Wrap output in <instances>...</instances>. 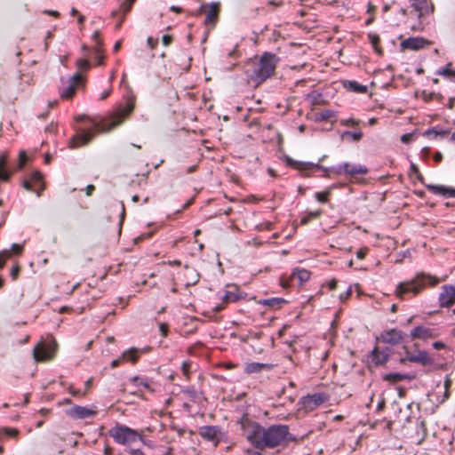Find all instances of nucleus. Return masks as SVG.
<instances>
[{"mask_svg": "<svg viewBox=\"0 0 455 455\" xmlns=\"http://www.w3.org/2000/svg\"><path fill=\"white\" fill-rule=\"evenodd\" d=\"M367 251H368V248H366V247L359 249L356 251L357 259H363L365 258L366 254H367Z\"/></svg>", "mask_w": 455, "mask_h": 455, "instance_id": "3c124183", "label": "nucleus"}, {"mask_svg": "<svg viewBox=\"0 0 455 455\" xmlns=\"http://www.w3.org/2000/svg\"><path fill=\"white\" fill-rule=\"evenodd\" d=\"M286 162L289 166H291L292 168L299 170L301 172H307V171H311L313 169L320 168V166L318 164H315L308 163V162L295 161V160L291 159V157H287Z\"/></svg>", "mask_w": 455, "mask_h": 455, "instance_id": "a211bd4d", "label": "nucleus"}, {"mask_svg": "<svg viewBox=\"0 0 455 455\" xmlns=\"http://www.w3.org/2000/svg\"><path fill=\"white\" fill-rule=\"evenodd\" d=\"M351 293H352V290L350 288L346 292L341 293L339 298H340L341 300H345V299H347V298L350 297Z\"/></svg>", "mask_w": 455, "mask_h": 455, "instance_id": "bf43d9fd", "label": "nucleus"}, {"mask_svg": "<svg viewBox=\"0 0 455 455\" xmlns=\"http://www.w3.org/2000/svg\"><path fill=\"white\" fill-rule=\"evenodd\" d=\"M371 359L375 365H382L387 362L388 355L387 352L379 351L375 347L371 353Z\"/></svg>", "mask_w": 455, "mask_h": 455, "instance_id": "412c9836", "label": "nucleus"}, {"mask_svg": "<svg viewBox=\"0 0 455 455\" xmlns=\"http://www.w3.org/2000/svg\"><path fill=\"white\" fill-rule=\"evenodd\" d=\"M203 8H205L204 12L206 13L204 20L205 25H214L220 12L219 3H212L209 5H203L201 9Z\"/></svg>", "mask_w": 455, "mask_h": 455, "instance_id": "2eb2a0df", "label": "nucleus"}, {"mask_svg": "<svg viewBox=\"0 0 455 455\" xmlns=\"http://www.w3.org/2000/svg\"><path fill=\"white\" fill-rule=\"evenodd\" d=\"M363 137V132L361 131L358 132H349L346 131L341 134L342 140L351 139L354 141H359Z\"/></svg>", "mask_w": 455, "mask_h": 455, "instance_id": "c85d7f7f", "label": "nucleus"}, {"mask_svg": "<svg viewBox=\"0 0 455 455\" xmlns=\"http://www.w3.org/2000/svg\"><path fill=\"white\" fill-rule=\"evenodd\" d=\"M7 155L3 153L0 155V180L6 181L9 180L10 173L6 170Z\"/></svg>", "mask_w": 455, "mask_h": 455, "instance_id": "bb28decb", "label": "nucleus"}, {"mask_svg": "<svg viewBox=\"0 0 455 455\" xmlns=\"http://www.w3.org/2000/svg\"><path fill=\"white\" fill-rule=\"evenodd\" d=\"M94 52L96 53V59L98 61V65H102L103 63V56L101 48H95Z\"/></svg>", "mask_w": 455, "mask_h": 455, "instance_id": "de8ad7c7", "label": "nucleus"}, {"mask_svg": "<svg viewBox=\"0 0 455 455\" xmlns=\"http://www.w3.org/2000/svg\"><path fill=\"white\" fill-rule=\"evenodd\" d=\"M427 44V40L422 37H410L403 40L401 43V47L403 49H410L413 51L419 50L423 48Z\"/></svg>", "mask_w": 455, "mask_h": 455, "instance_id": "f3484780", "label": "nucleus"}, {"mask_svg": "<svg viewBox=\"0 0 455 455\" xmlns=\"http://www.w3.org/2000/svg\"><path fill=\"white\" fill-rule=\"evenodd\" d=\"M329 196H330L329 191L318 192L315 194V198L317 199V201H319L321 203H326L328 201Z\"/></svg>", "mask_w": 455, "mask_h": 455, "instance_id": "a19ab883", "label": "nucleus"}, {"mask_svg": "<svg viewBox=\"0 0 455 455\" xmlns=\"http://www.w3.org/2000/svg\"><path fill=\"white\" fill-rule=\"evenodd\" d=\"M92 379H89L88 380H86L85 382V389L84 391L83 392L82 394V396H84L90 390L91 387H92Z\"/></svg>", "mask_w": 455, "mask_h": 455, "instance_id": "4d7b16f0", "label": "nucleus"}, {"mask_svg": "<svg viewBox=\"0 0 455 455\" xmlns=\"http://www.w3.org/2000/svg\"><path fill=\"white\" fill-rule=\"evenodd\" d=\"M76 65L79 69L81 70H86L90 67V63L86 59H80L77 60Z\"/></svg>", "mask_w": 455, "mask_h": 455, "instance_id": "c03bdc74", "label": "nucleus"}, {"mask_svg": "<svg viewBox=\"0 0 455 455\" xmlns=\"http://www.w3.org/2000/svg\"><path fill=\"white\" fill-rule=\"evenodd\" d=\"M20 271V268L18 265L14 266L12 268L11 275H12V279L15 280L18 277Z\"/></svg>", "mask_w": 455, "mask_h": 455, "instance_id": "6e6d98bb", "label": "nucleus"}, {"mask_svg": "<svg viewBox=\"0 0 455 455\" xmlns=\"http://www.w3.org/2000/svg\"><path fill=\"white\" fill-rule=\"evenodd\" d=\"M427 188L433 194L442 196L444 198L455 197V188L443 185H427Z\"/></svg>", "mask_w": 455, "mask_h": 455, "instance_id": "dca6fc26", "label": "nucleus"}, {"mask_svg": "<svg viewBox=\"0 0 455 455\" xmlns=\"http://www.w3.org/2000/svg\"><path fill=\"white\" fill-rule=\"evenodd\" d=\"M442 159H443V155H442V153H440V152H436V153L434 155V160H435V162H440V161H442Z\"/></svg>", "mask_w": 455, "mask_h": 455, "instance_id": "774afa93", "label": "nucleus"}, {"mask_svg": "<svg viewBox=\"0 0 455 455\" xmlns=\"http://www.w3.org/2000/svg\"><path fill=\"white\" fill-rule=\"evenodd\" d=\"M321 214H322V211H320V210H317V211H315V212H311L307 213L306 216H304L301 219L300 223L302 225H307L312 220H315V219L318 218Z\"/></svg>", "mask_w": 455, "mask_h": 455, "instance_id": "7c9ffc66", "label": "nucleus"}, {"mask_svg": "<svg viewBox=\"0 0 455 455\" xmlns=\"http://www.w3.org/2000/svg\"><path fill=\"white\" fill-rule=\"evenodd\" d=\"M451 67V63L447 64L445 68H443V69L441 70H438V74L439 75H442V76H455V71L454 70H451L450 68Z\"/></svg>", "mask_w": 455, "mask_h": 455, "instance_id": "58836bf2", "label": "nucleus"}, {"mask_svg": "<svg viewBox=\"0 0 455 455\" xmlns=\"http://www.w3.org/2000/svg\"><path fill=\"white\" fill-rule=\"evenodd\" d=\"M402 339L403 332L396 329L385 331L381 332L380 336L378 338V340L390 345L399 344Z\"/></svg>", "mask_w": 455, "mask_h": 455, "instance_id": "ddd939ff", "label": "nucleus"}, {"mask_svg": "<svg viewBox=\"0 0 455 455\" xmlns=\"http://www.w3.org/2000/svg\"><path fill=\"white\" fill-rule=\"evenodd\" d=\"M139 352L137 348H130L123 353L122 358L136 363L139 358Z\"/></svg>", "mask_w": 455, "mask_h": 455, "instance_id": "cd10ccee", "label": "nucleus"}, {"mask_svg": "<svg viewBox=\"0 0 455 455\" xmlns=\"http://www.w3.org/2000/svg\"><path fill=\"white\" fill-rule=\"evenodd\" d=\"M436 335L437 333L435 332V329L425 325L416 326L411 331V337L412 339H418L422 340L433 339L436 337Z\"/></svg>", "mask_w": 455, "mask_h": 455, "instance_id": "9b49d317", "label": "nucleus"}, {"mask_svg": "<svg viewBox=\"0 0 455 455\" xmlns=\"http://www.w3.org/2000/svg\"><path fill=\"white\" fill-rule=\"evenodd\" d=\"M29 180L35 188L39 189L40 193L44 189V183L43 181V174L41 172H34Z\"/></svg>", "mask_w": 455, "mask_h": 455, "instance_id": "393cba45", "label": "nucleus"}, {"mask_svg": "<svg viewBox=\"0 0 455 455\" xmlns=\"http://www.w3.org/2000/svg\"><path fill=\"white\" fill-rule=\"evenodd\" d=\"M96 413L97 411L95 410L80 405H73L71 408L66 410V414L73 419L92 418Z\"/></svg>", "mask_w": 455, "mask_h": 455, "instance_id": "6e6552de", "label": "nucleus"}, {"mask_svg": "<svg viewBox=\"0 0 455 455\" xmlns=\"http://www.w3.org/2000/svg\"><path fill=\"white\" fill-rule=\"evenodd\" d=\"M337 172H344L345 174L354 176L356 174H366L368 172V169L364 165H355L346 163L338 167Z\"/></svg>", "mask_w": 455, "mask_h": 455, "instance_id": "4468645a", "label": "nucleus"}, {"mask_svg": "<svg viewBox=\"0 0 455 455\" xmlns=\"http://www.w3.org/2000/svg\"><path fill=\"white\" fill-rule=\"evenodd\" d=\"M287 301L282 298H270L259 300V303L272 309L280 308Z\"/></svg>", "mask_w": 455, "mask_h": 455, "instance_id": "b1692460", "label": "nucleus"}, {"mask_svg": "<svg viewBox=\"0 0 455 455\" xmlns=\"http://www.w3.org/2000/svg\"><path fill=\"white\" fill-rule=\"evenodd\" d=\"M109 435L117 443L128 445L140 438V434L124 425H116L108 431Z\"/></svg>", "mask_w": 455, "mask_h": 455, "instance_id": "39448f33", "label": "nucleus"}, {"mask_svg": "<svg viewBox=\"0 0 455 455\" xmlns=\"http://www.w3.org/2000/svg\"><path fill=\"white\" fill-rule=\"evenodd\" d=\"M278 58L270 52H265L259 59L250 60L245 66L248 77L260 84L274 75Z\"/></svg>", "mask_w": 455, "mask_h": 455, "instance_id": "20e7f679", "label": "nucleus"}, {"mask_svg": "<svg viewBox=\"0 0 455 455\" xmlns=\"http://www.w3.org/2000/svg\"><path fill=\"white\" fill-rule=\"evenodd\" d=\"M82 81V76L79 73L74 74L72 76L68 78V86L61 90L60 96L63 99H70L72 98L76 91L77 85Z\"/></svg>", "mask_w": 455, "mask_h": 455, "instance_id": "f8f14e48", "label": "nucleus"}, {"mask_svg": "<svg viewBox=\"0 0 455 455\" xmlns=\"http://www.w3.org/2000/svg\"><path fill=\"white\" fill-rule=\"evenodd\" d=\"M95 190V187L92 184L88 185L85 188V193H86V196H90L92 195V193L94 192Z\"/></svg>", "mask_w": 455, "mask_h": 455, "instance_id": "13d9d810", "label": "nucleus"}, {"mask_svg": "<svg viewBox=\"0 0 455 455\" xmlns=\"http://www.w3.org/2000/svg\"><path fill=\"white\" fill-rule=\"evenodd\" d=\"M445 279L446 276L438 278L426 272H418L413 278L399 283L395 293L400 299H410L420 294L427 286L434 287Z\"/></svg>", "mask_w": 455, "mask_h": 455, "instance_id": "7ed1b4c3", "label": "nucleus"}, {"mask_svg": "<svg viewBox=\"0 0 455 455\" xmlns=\"http://www.w3.org/2000/svg\"><path fill=\"white\" fill-rule=\"evenodd\" d=\"M226 303L223 301V303L217 305L214 307L213 311L218 313L221 311L225 307Z\"/></svg>", "mask_w": 455, "mask_h": 455, "instance_id": "0e129e2a", "label": "nucleus"}, {"mask_svg": "<svg viewBox=\"0 0 455 455\" xmlns=\"http://www.w3.org/2000/svg\"><path fill=\"white\" fill-rule=\"evenodd\" d=\"M11 257V251L4 250L0 252V269L5 265V261Z\"/></svg>", "mask_w": 455, "mask_h": 455, "instance_id": "4c0bfd02", "label": "nucleus"}, {"mask_svg": "<svg viewBox=\"0 0 455 455\" xmlns=\"http://www.w3.org/2000/svg\"><path fill=\"white\" fill-rule=\"evenodd\" d=\"M271 363H247L244 367V371L248 374L258 373L262 371H270L273 368Z\"/></svg>", "mask_w": 455, "mask_h": 455, "instance_id": "6ab92c4d", "label": "nucleus"}, {"mask_svg": "<svg viewBox=\"0 0 455 455\" xmlns=\"http://www.w3.org/2000/svg\"><path fill=\"white\" fill-rule=\"evenodd\" d=\"M159 330L163 337H166L168 334L169 326L165 323H162L159 325Z\"/></svg>", "mask_w": 455, "mask_h": 455, "instance_id": "09e8293b", "label": "nucleus"}, {"mask_svg": "<svg viewBox=\"0 0 455 455\" xmlns=\"http://www.w3.org/2000/svg\"><path fill=\"white\" fill-rule=\"evenodd\" d=\"M239 299V296L231 291H226L225 295L223 296L222 299L227 304L228 302H234L236 301Z\"/></svg>", "mask_w": 455, "mask_h": 455, "instance_id": "72a5a7b5", "label": "nucleus"}, {"mask_svg": "<svg viewBox=\"0 0 455 455\" xmlns=\"http://www.w3.org/2000/svg\"><path fill=\"white\" fill-rule=\"evenodd\" d=\"M328 287H329L330 290H335L337 288V280L336 279H331L328 283Z\"/></svg>", "mask_w": 455, "mask_h": 455, "instance_id": "680f3d73", "label": "nucleus"}, {"mask_svg": "<svg viewBox=\"0 0 455 455\" xmlns=\"http://www.w3.org/2000/svg\"><path fill=\"white\" fill-rule=\"evenodd\" d=\"M93 42L95 43V46H94V49L95 48H101V45H102V40L100 38V31H95L93 34H92V36Z\"/></svg>", "mask_w": 455, "mask_h": 455, "instance_id": "ea45409f", "label": "nucleus"}, {"mask_svg": "<svg viewBox=\"0 0 455 455\" xmlns=\"http://www.w3.org/2000/svg\"><path fill=\"white\" fill-rule=\"evenodd\" d=\"M58 348L57 341L52 338L49 342H39L34 348L33 355L36 362L51 360Z\"/></svg>", "mask_w": 455, "mask_h": 455, "instance_id": "423d86ee", "label": "nucleus"}, {"mask_svg": "<svg viewBox=\"0 0 455 455\" xmlns=\"http://www.w3.org/2000/svg\"><path fill=\"white\" fill-rule=\"evenodd\" d=\"M136 0H125L120 5V11L123 12V16H125L132 10V4Z\"/></svg>", "mask_w": 455, "mask_h": 455, "instance_id": "473e14b6", "label": "nucleus"}, {"mask_svg": "<svg viewBox=\"0 0 455 455\" xmlns=\"http://www.w3.org/2000/svg\"><path fill=\"white\" fill-rule=\"evenodd\" d=\"M412 137H413V133H405L403 134L402 137H401V140L403 142V143H410L412 140Z\"/></svg>", "mask_w": 455, "mask_h": 455, "instance_id": "864d4df0", "label": "nucleus"}, {"mask_svg": "<svg viewBox=\"0 0 455 455\" xmlns=\"http://www.w3.org/2000/svg\"><path fill=\"white\" fill-rule=\"evenodd\" d=\"M411 5L419 20L433 13L435 10L431 0H411Z\"/></svg>", "mask_w": 455, "mask_h": 455, "instance_id": "0eeeda50", "label": "nucleus"}, {"mask_svg": "<svg viewBox=\"0 0 455 455\" xmlns=\"http://www.w3.org/2000/svg\"><path fill=\"white\" fill-rule=\"evenodd\" d=\"M405 377L400 373H389L385 375L384 379L391 382H398L404 379Z\"/></svg>", "mask_w": 455, "mask_h": 455, "instance_id": "f704fd0d", "label": "nucleus"}, {"mask_svg": "<svg viewBox=\"0 0 455 455\" xmlns=\"http://www.w3.org/2000/svg\"><path fill=\"white\" fill-rule=\"evenodd\" d=\"M451 385H452V380H451L450 375H446L445 379H444V385H443V387H444L443 397L441 401L442 403L450 398V395H451L450 388H451Z\"/></svg>", "mask_w": 455, "mask_h": 455, "instance_id": "c756f323", "label": "nucleus"}, {"mask_svg": "<svg viewBox=\"0 0 455 455\" xmlns=\"http://www.w3.org/2000/svg\"><path fill=\"white\" fill-rule=\"evenodd\" d=\"M439 294V303L442 307H451L455 302V286L444 285Z\"/></svg>", "mask_w": 455, "mask_h": 455, "instance_id": "9d476101", "label": "nucleus"}, {"mask_svg": "<svg viewBox=\"0 0 455 455\" xmlns=\"http://www.w3.org/2000/svg\"><path fill=\"white\" fill-rule=\"evenodd\" d=\"M44 12V13H47V14H49V15H52V16H53V17H55V18L60 17V12H57V11L45 10Z\"/></svg>", "mask_w": 455, "mask_h": 455, "instance_id": "e2e57ef3", "label": "nucleus"}, {"mask_svg": "<svg viewBox=\"0 0 455 455\" xmlns=\"http://www.w3.org/2000/svg\"><path fill=\"white\" fill-rule=\"evenodd\" d=\"M431 134H435V137L438 136V135L444 136V135L448 134V132L447 131H440V132H438L435 128H431V129H428L425 132V135H427V136H430Z\"/></svg>", "mask_w": 455, "mask_h": 455, "instance_id": "37998d69", "label": "nucleus"}, {"mask_svg": "<svg viewBox=\"0 0 455 455\" xmlns=\"http://www.w3.org/2000/svg\"><path fill=\"white\" fill-rule=\"evenodd\" d=\"M4 432L11 437H17L19 434V431L16 428H4Z\"/></svg>", "mask_w": 455, "mask_h": 455, "instance_id": "8fccbe9b", "label": "nucleus"}, {"mask_svg": "<svg viewBox=\"0 0 455 455\" xmlns=\"http://www.w3.org/2000/svg\"><path fill=\"white\" fill-rule=\"evenodd\" d=\"M162 42H163L164 45L168 46V45H170L172 44V37L170 35H164L162 37Z\"/></svg>", "mask_w": 455, "mask_h": 455, "instance_id": "5fc2aeb1", "label": "nucleus"}, {"mask_svg": "<svg viewBox=\"0 0 455 455\" xmlns=\"http://www.w3.org/2000/svg\"><path fill=\"white\" fill-rule=\"evenodd\" d=\"M368 37L370 42L371 43L372 46L374 47L375 51L379 53H381V49L379 47L380 38L377 34L370 33L368 34Z\"/></svg>", "mask_w": 455, "mask_h": 455, "instance_id": "2f4dec72", "label": "nucleus"}, {"mask_svg": "<svg viewBox=\"0 0 455 455\" xmlns=\"http://www.w3.org/2000/svg\"><path fill=\"white\" fill-rule=\"evenodd\" d=\"M134 108V102L129 101L127 105L119 110L109 121L103 124H96L95 129L91 131L79 130L76 135H74L69 142L71 148H77L82 146H85L90 143L96 132H107L112 129L120 125L124 118L128 116Z\"/></svg>", "mask_w": 455, "mask_h": 455, "instance_id": "f03ea898", "label": "nucleus"}, {"mask_svg": "<svg viewBox=\"0 0 455 455\" xmlns=\"http://www.w3.org/2000/svg\"><path fill=\"white\" fill-rule=\"evenodd\" d=\"M22 250H23V247L21 244L12 243L11 250H9V251H11V253L13 252L14 254L19 255L22 252Z\"/></svg>", "mask_w": 455, "mask_h": 455, "instance_id": "a18cd8bd", "label": "nucleus"}, {"mask_svg": "<svg viewBox=\"0 0 455 455\" xmlns=\"http://www.w3.org/2000/svg\"><path fill=\"white\" fill-rule=\"evenodd\" d=\"M310 278V272L306 269H296L290 276L291 281H299V284L302 285Z\"/></svg>", "mask_w": 455, "mask_h": 455, "instance_id": "5701e85b", "label": "nucleus"}, {"mask_svg": "<svg viewBox=\"0 0 455 455\" xmlns=\"http://www.w3.org/2000/svg\"><path fill=\"white\" fill-rule=\"evenodd\" d=\"M22 186L28 191H32V192L36 193L37 196H41L39 189H37L36 188H33L34 186L29 180H24L22 182Z\"/></svg>", "mask_w": 455, "mask_h": 455, "instance_id": "e433bc0d", "label": "nucleus"}, {"mask_svg": "<svg viewBox=\"0 0 455 455\" xmlns=\"http://www.w3.org/2000/svg\"><path fill=\"white\" fill-rule=\"evenodd\" d=\"M419 427H420V429L422 430L423 435H427V433H426V432H427V426H426V422H425V421H423V420H422V421H420V422H419Z\"/></svg>", "mask_w": 455, "mask_h": 455, "instance_id": "69168bd1", "label": "nucleus"}, {"mask_svg": "<svg viewBox=\"0 0 455 455\" xmlns=\"http://www.w3.org/2000/svg\"><path fill=\"white\" fill-rule=\"evenodd\" d=\"M407 360L413 363H420L422 365H427L432 363V359L426 351H419L416 355H408Z\"/></svg>", "mask_w": 455, "mask_h": 455, "instance_id": "4be33fe9", "label": "nucleus"}, {"mask_svg": "<svg viewBox=\"0 0 455 455\" xmlns=\"http://www.w3.org/2000/svg\"><path fill=\"white\" fill-rule=\"evenodd\" d=\"M343 84L345 88L357 93H364L367 91V87L365 85L360 84L356 81H345Z\"/></svg>", "mask_w": 455, "mask_h": 455, "instance_id": "a878e982", "label": "nucleus"}, {"mask_svg": "<svg viewBox=\"0 0 455 455\" xmlns=\"http://www.w3.org/2000/svg\"><path fill=\"white\" fill-rule=\"evenodd\" d=\"M199 435L205 440L217 445L222 439V433L220 427L204 426L199 430Z\"/></svg>", "mask_w": 455, "mask_h": 455, "instance_id": "1a4fd4ad", "label": "nucleus"}, {"mask_svg": "<svg viewBox=\"0 0 455 455\" xmlns=\"http://www.w3.org/2000/svg\"><path fill=\"white\" fill-rule=\"evenodd\" d=\"M246 453H247V455H262V453L260 451L251 450V449H248L246 451Z\"/></svg>", "mask_w": 455, "mask_h": 455, "instance_id": "338daca9", "label": "nucleus"}, {"mask_svg": "<svg viewBox=\"0 0 455 455\" xmlns=\"http://www.w3.org/2000/svg\"><path fill=\"white\" fill-rule=\"evenodd\" d=\"M28 156L25 151H20L19 154V169H22L26 164Z\"/></svg>", "mask_w": 455, "mask_h": 455, "instance_id": "79ce46f5", "label": "nucleus"}, {"mask_svg": "<svg viewBox=\"0 0 455 455\" xmlns=\"http://www.w3.org/2000/svg\"><path fill=\"white\" fill-rule=\"evenodd\" d=\"M325 402V397L322 394H314L312 395H307L304 398V404L307 408L313 410L318 405L322 404Z\"/></svg>", "mask_w": 455, "mask_h": 455, "instance_id": "aec40b11", "label": "nucleus"}, {"mask_svg": "<svg viewBox=\"0 0 455 455\" xmlns=\"http://www.w3.org/2000/svg\"><path fill=\"white\" fill-rule=\"evenodd\" d=\"M246 439L257 450L274 449L288 440L289 427L286 425H272L264 427L256 421L244 419L241 422Z\"/></svg>", "mask_w": 455, "mask_h": 455, "instance_id": "f257e3e1", "label": "nucleus"}, {"mask_svg": "<svg viewBox=\"0 0 455 455\" xmlns=\"http://www.w3.org/2000/svg\"><path fill=\"white\" fill-rule=\"evenodd\" d=\"M147 44L151 49H155L158 44L156 39H154L151 36H148L147 39Z\"/></svg>", "mask_w": 455, "mask_h": 455, "instance_id": "603ef678", "label": "nucleus"}, {"mask_svg": "<svg viewBox=\"0 0 455 455\" xmlns=\"http://www.w3.org/2000/svg\"><path fill=\"white\" fill-rule=\"evenodd\" d=\"M69 392L74 396L82 395V394H83V392H81L79 389H76L72 387H69Z\"/></svg>", "mask_w": 455, "mask_h": 455, "instance_id": "052dcab7", "label": "nucleus"}, {"mask_svg": "<svg viewBox=\"0 0 455 455\" xmlns=\"http://www.w3.org/2000/svg\"><path fill=\"white\" fill-rule=\"evenodd\" d=\"M131 380L135 385L142 386L145 388L152 391V389L150 388L149 383L146 379H140L139 377H133Z\"/></svg>", "mask_w": 455, "mask_h": 455, "instance_id": "c9c22d12", "label": "nucleus"}, {"mask_svg": "<svg viewBox=\"0 0 455 455\" xmlns=\"http://www.w3.org/2000/svg\"><path fill=\"white\" fill-rule=\"evenodd\" d=\"M341 124L345 126H354L359 124L358 120H355L353 118L346 119L341 121Z\"/></svg>", "mask_w": 455, "mask_h": 455, "instance_id": "49530a36", "label": "nucleus"}]
</instances>
